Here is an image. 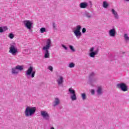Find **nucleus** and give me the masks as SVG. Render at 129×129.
<instances>
[{
  "label": "nucleus",
  "instance_id": "obj_1",
  "mask_svg": "<svg viewBox=\"0 0 129 129\" xmlns=\"http://www.w3.org/2000/svg\"><path fill=\"white\" fill-rule=\"evenodd\" d=\"M51 40H50V39H47L46 41V45L42 48V50L45 51L44 58H48L49 56H50L49 50H50V48H51Z\"/></svg>",
  "mask_w": 129,
  "mask_h": 129
},
{
  "label": "nucleus",
  "instance_id": "obj_2",
  "mask_svg": "<svg viewBox=\"0 0 129 129\" xmlns=\"http://www.w3.org/2000/svg\"><path fill=\"white\" fill-rule=\"evenodd\" d=\"M36 107L28 106L25 111V116H32L36 112Z\"/></svg>",
  "mask_w": 129,
  "mask_h": 129
},
{
  "label": "nucleus",
  "instance_id": "obj_3",
  "mask_svg": "<svg viewBox=\"0 0 129 129\" xmlns=\"http://www.w3.org/2000/svg\"><path fill=\"white\" fill-rule=\"evenodd\" d=\"M25 27L28 29L30 32H32V28H33V22L30 20H25L23 21Z\"/></svg>",
  "mask_w": 129,
  "mask_h": 129
},
{
  "label": "nucleus",
  "instance_id": "obj_4",
  "mask_svg": "<svg viewBox=\"0 0 129 129\" xmlns=\"http://www.w3.org/2000/svg\"><path fill=\"white\" fill-rule=\"evenodd\" d=\"M34 69L32 67H29V68L26 71V75L30 76L31 75V77L34 78L35 77V74H36V71H33Z\"/></svg>",
  "mask_w": 129,
  "mask_h": 129
},
{
  "label": "nucleus",
  "instance_id": "obj_5",
  "mask_svg": "<svg viewBox=\"0 0 129 129\" xmlns=\"http://www.w3.org/2000/svg\"><path fill=\"white\" fill-rule=\"evenodd\" d=\"M117 88H120L122 91H127V86L124 83H121L117 85Z\"/></svg>",
  "mask_w": 129,
  "mask_h": 129
},
{
  "label": "nucleus",
  "instance_id": "obj_6",
  "mask_svg": "<svg viewBox=\"0 0 129 129\" xmlns=\"http://www.w3.org/2000/svg\"><path fill=\"white\" fill-rule=\"evenodd\" d=\"M9 49V53H11L12 55H16V53H18V49L14 45H11Z\"/></svg>",
  "mask_w": 129,
  "mask_h": 129
},
{
  "label": "nucleus",
  "instance_id": "obj_7",
  "mask_svg": "<svg viewBox=\"0 0 129 129\" xmlns=\"http://www.w3.org/2000/svg\"><path fill=\"white\" fill-rule=\"evenodd\" d=\"M41 115H42L43 118L46 119V120H49V119H50V116L49 115V114L45 111H41Z\"/></svg>",
  "mask_w": 129,
  "mask_h": 129
},
{
  "label": "nucleus",
  "instance_id": "obj_8",
  "mask_svg": "<svg viewBox=\"0 0 129 129\" xmlns=\"http://www.w3.org/2000/svg\"><path fill=\"white\" fill-rule=\"evenodd\" d=\"M81 30V26L77 25L76 27H74L73 29L74 33H81L80 30Z\"/></svg>",
  "mask_w": 129,
  "mask_h": 129
},
{
  "label": "nucleus",
  "instance_id": "obj_9",
  "mask_svg": "<svg viewBox=\"0 0 129 129\" xmlns=\"http://www.w3.org/2000/svg\"><path fill=\"white\" fill-rule=\"evenodd\" d=\"M88 6V4H87V3H86V2L81 3L80 4V7L81 9H86V8H87Z\"/></svg>",
  "mask_w": 129,
  "mask_h": 129
},
{
  "label": "nucleus",
  "instance_id": "obj_10",
  "mask_svg": "<svg viewBox=\"0 0 129 129\" xmlns=\"http://www.w3.org/2000/svg\"><path fill=\"white\" fill-rule=\"evenodd\" d=\"M83 16L84 17H86V18H88V19H90V18L92 17V15H91V14H90L89 12L87 11H85L84 13Z\"/></svg>",
  "mask_w": 129,
  "mask_h": 129
},
{
  "label": "nucleus",
  "instance_id": "obj_11",
  "mask_svg": "<svg viewBox=\"0 0 129 129\" xmlns=\"http://www.w3.org/2000/svg\"><path fill=\"white\" fill-rule=\"evenodd\" d=\"M111 12L115 19H118V14H117V12H116L115 10H114V9H111Z\"/></svg>",
  "mask_w": 129,
  "mask_h": 129
},
{
  "label": "nucleus",
  "instance_id": "obj_12",
  "mask_svg": "<svg viewBox=\"0 0 129 129\" xmlns=\"http://www.w3.org/2000/svg\"><path fill=\"white\" fill-rule=\"evenodd\" d=\"M98 53V49H97L95 51H93L90 53V57H92V58H94V56L95 55H96Z\"/></svg>",
  "mask_w": 129,
  "mask_h": 129
},
{
  "label": "nucleus",
  "instance_id": "obj_13",
  "mask_svg": "<svg viewBox=\"0 0 129 129\" xmlns=\"http://www.w3.org/2000/svg\"><path fill=\"white\" fill-rule=\"evenodd\" d=\"M8 30V27L7 26H4L0 27V33H3L4 32H6V31H7Z\"/></svg>",
  "mask_w": 129,
  "mask_h": 129
},
{
  "label": "nucleus",
  "instance_id": "obj_14",
  "mask_svg": "<svg viewBox=\"0 0 129 129\" xmlns=\"http://www.w3.org/2000/svg\"><path fill=\"white\" fill-rule=\"evenodd\" d=\"M54 104L53 105L54 106H56L58 105V104H60V100L58 98H55V101H54Z\"/></svg>",
  "mask_w": 129,
  "mask_h": 129
},
{
  "label": "nucleus",
  "instance_id": "obj_15",
  "mask_svg": "<svg viewBox=\"0 0 129 129\" xmlns=\"http://www.w3.org/2000/svg\"><path fill=\"white\" fill-rule=\"evenodd\" d=\"M12 74H18L19 73V70L15 67V68H13L12 69Z\"/></svg>",
  "mask_w": 129,
  "mask_h": 129
},
{
  "label": "nucleus",
  "instance_id": "obj_16",
  "mask_svg": "<svg viewBox=\"0 0 129 129\" xmlns=\"http://www.w3.org/2000/svg\"><path fill=\"white\" fill-rule=\"evenodd\" d=\"M57 81L58 85H60V84L63 83V78L62 77H60L59 79H58Z\"/></svg>",
  "mask_w": 129,
  "mask_h": 129
},
{
  "label": "nucleus",
  "instance_id": "obj_17",
  "mask_svg": "<svg viewBox=\"0 0 129 129\" xmlns=\"http://www.w3.org/2000/svg\"><path fill=\"white\" fill-rule=\"evenodd\" d=\"M40 33H47V32H48V29H46L44 27H42L40 29Z\"/></svg>",
  "mask_w": 129,
  "mask_h": 129
},
{
  "label": "nucleus",
  "instance_id": "obj_18",
  "mask_svg": "<svg viewBox=\"0 0 129 129\" xmlns=\"http://www.w3.org/2000/svg\"><path fill=\"white\" fill-rule=\"evenodd\" d=\"M16 69H17V70H19V71H22V70H24V68L23 67V66H17L16 67Z\"/></svg>",
  "mask_w": 129,
  "mask_h": 129
},
{
  "label": "nucleus",
  "instance_id": "obj_19",
  "mask_svg": "<svg viewBox=\"0 0 129 129\" xmlns=\"http://www.w3.org/2000/svg\"><path fill=\"white\" fill-rule=\"evenodd\" d=\"M103 8H104L105 9H107V8H108V4L105 1L103 2Z\"/></svg>",
  "mask_w": 129,
  "mask_h": 129
},
{
  "label": "nucleus",
  "instance_id": "obj_20",
  "mask_svg": "<svg viewBox=\"0 0 129 129\" xmlns=\"http://www.w3.org/2000/svg\"><path fill=\"white\" fill-rule=\"evenodd\" d=\"M71 98L72 99V100H76V99H77L76 98V94H75V93L73 94V95L71 96Z\"/></svg>",
  "mask_w": 129,
  "mask_h": 129
},
{
  "label": "nucleus",
  "instance_id": "obj_21",
  "mask_svg": "<svg viewBox=\"0 0 129 129\" xmlns=\"http://www.w3.org/2000/svg\"><path fill=\"white\" fill-rule=\"evenodd\" d=\"M101 90H102L101 87H98V90L97 91L98 94H101Z\"/></svg>",
  "mask_w": 129,
  "mask_h": 129
},
{
  "label": "nucleus",
  "instance_id": "obj_22",
  "mask_svg": "<svg viewBox=\"0 0 129 129\" xmlns=\"http://www.w3.org/2000/svg\"><path fill=\"white\" fill-rule=\"evenodd\" d=\"M69 91L70 93H71V94H75V91H74V90H72L71 89V88H70L69 89Z\"/></svg>",
  "mask_w": 129,
  "mask_h": 129
},
{
  "label": "nucleus",
  "instance_id": "obj_23",
  "mask_svg": "<svg viewBox=\"0 0 129 129\" xmlns=\"http://www.w3.org/2000/svg\"><path fill=\"white\" fill-rule=\"evenodd\" d=\"M75 35L77 38L81 37V33H75Z\"/></svg>",
  "mask_w": 129,
  "mask_h": 129
},
{
  "label": "nucleus",
  "instance_id": "obj_24",
  "mask_svg": "<svg viewBox=\"0 0 129 129\" xmlns=\"http://www.w3.org/2000/svg\"><path fill=\"white\" fill-rule=\"evenodd\" d=\"M124 37L126 41H129V37L128 36H127V34H125L124 35Z\"/></svg>",
  "mask_w": 129,
  "mask_h": 129
},
{
  "label": "nucleus",
  "instance_id": "obj_25",
  "mask_svg": "<svg viewBox=\"0 0 129 129\" xmlns=\"http://www.w3.org/2000/svg\"><path fill=\"white\" fill-rule=\"evenodd\" d=\"M82 97L83 100H85V99H86V94L85 93L82 94Z\"/></svg>",
  "mask_w": 129,
  "mask_h": 129
},
{
  "label": "nucleus",
  "instance_id": "obj_26",
  "mask_svg": "<svg viewBox=\"0 0 129 129\" xmlns=\"http://www.w3.org/2000/svg\"><path fill=\"white\" fill-rule=\"evenodd\" d=\"M14 37H15V35H14V34L10 33L9 34V38H10V39H14Z\"/></svg>",
  "mask_w": 129,
  "mask_h": 129
},
{
  "label": "nucleus",
  "instance_id": "obj_27",
  "mask_svg": "<svg viewBox=\"0 0 129 129\" xmlns=\"http://www.w3.org/2000/svg\"><path fill=\"white\" fill-rule=\"evenodd\" d=\"M75 66V64L73 63V62H72L69 64L70 68H73V67H74Z\"/></svg>",
  "mask_w": 129,
  "mask_h": 129
},
{
  "label": "nucleus",
  "instance_id": "obj_28",
  "mask_svg": "<svg viewBox=\"0 0 129 129\" xmlns=\"http://www.w3.org/2000/svg\"><path fill=\"white\" fill-rule=\"evenodd\" d=\"M70 48L73 52H75V49H74V47L72 45H70Z\"/></svg>",
  "mask_w": 129,
  "mask_h": 129
},
{
  "label": "nucleus",
  "instance_id": "obj_29",
  "mask_svg": "<svg viewBox=\"0 0 129 129\" xmlns=\"http://www.w3.org/2000/svg\"><path fill=\"white\" fill-rule=\"evenodd\" d=\"M109 35L110 37H114L115 36V33H109Z\"/></svg>",
  "mask_w": 129,
  "mask_h": 129
},
{
  "label": "nucleus",
  "instance_id": "obj_30",
  "mask_svg": "<svg viewBox=\"0 0 129 129\" xmlns=\"http://www.w3.org/2000/svg\"><path fill=\"white\" fill-rule=\"evenodd\" d=\"M109 33H115V29H112L109 31Z\"/></svg>",
  "mask_w": 129,
  "mask_h": 129
},
{
  "label": "nucleus",
  "instance_id": "obj_31",
  "mask_svg": "<svg viewBox=\"0 0 129 129\" xmlns=\"http://www.w3.org/2000/svg\"><path fill=\"white\" fill-rule=\"evenodd\" d=\"M49 70H50V71L53 72V67L52 66L48 67Z\"/></svg>",
  "mask_w": 129,
  "mask_h": 129
},
{
  "label": "nucleus",
  "instance_id": "obj_32",
  "mask_svg": "<svg viewBox=\"0 0 129 129\" xmlns=\"http://www.w3.org/2000/svg\"><path fill=\"white\" fill-rule=\"evenodd\" d=\"M93 51H94V48L92 47L90 49V52H94Z\"/></svg>",
  "mask_w": 129,
  "mask_h": 129
},
{
  "label": "nucleus",
  "instance_id": "obj_33",
  "mask_svg": "<svg viewBox=\"0 0 129 129\" xmlns=\"http://www.w3.org/2000/svg\"><path fill=\"white\" fill-rule=\"evenodd\" d=\"M52 26H53V29H56V24L55 23H53Z\"/></svg>",
  "mask_w": 129,
  "mask_h": 129
},
{
  "label": "nucleus",
  "instance_id": "obj_34",
  "mask_svg": "<svg viewBox=\"0 0 129 129\" xmlns=\"http://www.w3.org/2000/svg\"><path fill=\"white\" fill-rule=\"evenodd\" d=\"M86 32V29L85 28H83L82 33H85Z\"/></svg>",
  "mask_w": 129,
  "mask_h": 129
},
{
  "label": "nucleus",
  "instance_id": "obj_35",
  "mask_svg": "<svg viewBox=\"0 0 129 129\" xmlns=\"http://www.w3.org/2000/svg\"><path fill=\"white\" fill-rule=\"evenodd\" d=\"M62 47L63 48H64V49H65L66 50H67V49H68L67 47H66V46H65V45H63V44L62 45Z\"/></svg>",
  "mask_w": 129,
  "mask_h": 129
},
{
  "label": "nucleus",
  "instance_id": "obj_36",
  "mask_svg": "<svg viewBox=\"0 0 129 129\" xmlns=\"http://www.w3.org/2000/svg\"><path fill=\"white\" fill-rule=\"evenodd\" d=\"M91 93L93 95V94H94V90H91Z\"/></svg>",
  "mask_w": 129,
  "mask_h": 129
},
{
  "label": "nucleus",
  "instance_id": "obj_37",
  "mask_svg": "<svg viewBox=\"0 0 129 129\" xmlns=\"http://www.w3.org/2000/svg\"><path fill=\"white\" fill-rule=\"evenodd\" d=\"M50 129H55V128H54V127H51L50 128Z\"/></svg>",
  "mask_w": 129,
  "mask_h": 129
},
{
  "label": "nucleus",
  "instance_id": "obj_38",
  "mask_svg": "<svg viewBox=\"0 0 129 129\" xmlns=\"http://www.w3.org/2000/svg\"><path fill=\"white\" fill-rule=\"evenodd\" d=\"M126 2H129V0H125Z\"/></svg>",
  "mask_w": 129,
  "mask_h": 129
}]
</instances>
